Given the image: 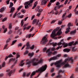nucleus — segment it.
<instances>
[{
    "label": "nucleus",
    "mask_w": 78,
    "mask_h": 78,
    "mask_svg": "<svg viewBox=\"0 0 78 78\" xmlns=\"http://www.w3.org/2000/svg\"><path fill=\"white\" fill-rule=\"evenodd\" d=\"M28 25V23H27L26 24H24L23 27H24L23 28V31H25V30H26V28H27V27H26L27 25Z\"/></svg>",
    "instance_id": "20"
},
{
    "label": "nucleus",
    "mask_w": 78,
    "mask_h": 78,
    "mask_svg": "<svg viewBox=\"0 0 78 78\" xmlns=\"http://www.w3.org/2000/svg\"><path fill=\"white\" fill-rule=\"evenodd\" d=\"M14 5V4H13V3L12 2H11L10 3V6H9V8H11Z\"/></svg>",
    "instance_id": "28"
},
{
    "label": "nucleus",
    "mask_w": 78,
    "mask_h": 78,
    "mask_svg": "<svg viewBox=\"0 0 78 78\" xmlns=\"http://www.w3.org/2000/svg\"><path fill=\"white\" fill-rule=\"evenodd\" d=\"M62 47V46H58V47H57V50H59V48H61Z\"/></svg>",
    "instance_id": "42"
},
{
    "label": "nucleus",
    "mask_w": 78,
    "mask_h": 78,
    "mask_svg": "<svg viewBox=\"0 0 78 78\" xmlns=\"http://www.w3.org/2000/svg\"><path fill=\"white\" fill-rule=\"evenodd\" d=\"M61 56V55L58 54L57 55L55 56H54L49 59V61H51L53 60H56V59L58 58L57 57H59Z\"/></svg>",
    "instance_id": "6"
},
{
    "label": "nucleus",
    "mask_w": 78,
    "mask_h": 78,
    "mask_svg": "<svg viewBox=\"0 0 78 78\" xmlns=\"http://www.w3.org/2000/svg\"><path fill=\"white\" fill-rule=\"evenodd\" d=\"M51 42V40L49 41V43L48 44L49 45V44H50V45H52V46H53V47H55V46H56V45L57 43H50Z\"/></svg>",
    "instance_id": "12"
},
{
    "label": "nucleus",
    "mask_w": 78,
    "mask_h": 78,
    "mask_svg": "<svg viewBox=\"0 0 78 78\" xmlns=\"http://www.w3.org/2000/svg\"><path fill=\"white\" fill-rule=\"evenodd\" d=\"M7 19V18H4L2 20V22H5V21Z\"/></svg>",
    "instance_id": "40"
},
{
    "label": "nucleus",
    "mask_w": 78,
    "mask_h": 78,
    "mask_svg": "<svg viewBox=\"0 0 78 78\" xmlns=\"http://www.w3.org/2000/svg\"><path fill=\"white\" fill-rule=\"evenodd\" d=\"M54 65L55 66L56 65V67L60 68V67H61V62L59 61H56Z\"/></svg>",
    "instance_id": "8"
},
{
    "label": "nucleus",
    "mask_w": 78,
    "mask_h": 78,
    "mask_svg": "<svg viewBox=\"0 0 78 78\" xmlns=\"http://www.w3.org/2000/svg\"><path fill=\"white\" fill-rule=\"evenodd\" d=\"M17 42V40H15L13 41L12 42V44L11 45H14V44H15V42Z\"/></svg>",
    "instance_id": "35"
},
{
    "label": "nucleus",
    "mask_w": 78,
    "mask_h": 78,
    "mask_svg": "<svg viewBox=\"0 0 78 78\" xmlns=\"http://www.w3.org/2000/svg\"><path fill=\"white\" fill-rule=\"evenodd\" d=\"M17 60H16V61L14 62V64L12 65V66L11 67V69H12V67H14V66L15 64H16V63H17Z\"/></svg>",
    "instance_id": "26"
},
{
    "label": "nucleus",
    "mask_w": 78,
    "mask_h": 78,
    "mask_svg": "<svg viewBox=\"0 0 78 78\" xmlns=\"http://www.w3.org/2000/svg\"><path fill=\"white\" fill-rule=\"evenodd\" d=\"M10 41H11V39L10 38H8L6 41V43H8V42H9Z\"/></svg>",
    "instance_id": "46"
},
{
    "label": "nucleus",
    "mask_w": 78,
    "mask_h": 78,
    "mask_svg": "<svg viewBox=\"0 0 78 78\" xmlns=\"http://www.w3.org/2000/svg\"><path fill=\"white\" fill-rule=\"evenodd\" d=\"M31 34H30L29 35H27L26 37H29V38H30L31 36Z\"/></svg>",
    "instance_id": "36"
},
{
    "label": "nucleus",
    "mask_w": 78,
    "mask_h": 78,
    "mask_svg": "<svg viewBox=\"0 0 78 78\" xmlns=\"http://www.w3.org/2000/svg\"><path fill=\"white\" fill-rule=\"evenodd\" d=\"M55 73H52L51 74V76H55Z\"/></svg>",
    "instance_id": "61"
},
{
    "label": "nucleus",
    "mask_w": 78,
    "mask_h": 78,
    "mask_svg": "<svg viewBox=\"0 0 78 78\" xmlns=\"http://www.w3.org/2000/svg\"><path fill=\"white\" fill-rule=\"evenodd\" d=\"M48 0H42L41 4V5H43L44 4V5H45Z\"/></svg>",
    "instance_id": "11"
},
{
    "label": "nucleus",
    "mask_w": 78,
    "mask_h": 78,
    "mask_svg": "<svg viewBox=\"0 0 78 78\" xmlns=\"http://www.w3.org/2000/svg\"><path fill=\"white\" fill-rule=\"evenodd\" d=\"M5 66V62H4L3 63H2V65H0V69H2V67H4Z\"/></svg>",
    "instance_id": "23"
},
{
    "label": "nucleus",
    "mask_w": 78,
    "mask_h": 78,
    "mask_svg": "<svg viewBox=\"0 0 78 78\" xmlns=\"http://www.w3.org/2000/svg\"><path fill=\"white\" fill-rule=\"evenodd\" d=\"M22 6H20L17 9V10L19 11V10L20 9V8H22Z\"/></svg>",
    "instance_id": "52"
},
{
    "label": "nucleus",
    "mask_w": 78,
    "mask_h": 78,
    "mask_svg": "<svg viewBox=\"0 0 78 78\" xmlns=\"http://www.w3.org/2000/svg\"><path fill=\"white\" fill-rule=\"evenodd\" d=\"M63 51L64 52H67L68 53L70 51V49L67 48H66L63 49Z\"/></svg>",
    "instance_id": "19"
},
{
    "label": "nucleus",
    "mask_w": 78,
    "mask_h": 78,
    "mask_svg": "<svg viewBox=\"0 0 78 78\" xmlns=\"http://www.w3.org/2000/svg\"><path fill=\"white\" fill-rule=\"evenodd\" d=\"M13 57V55H12L11 54H10L9 55H8V56H6V57L5 58V61H6L8 58H12Z\"/></svg>",
    "instance_id": "14"
},
{
    "label": "nucleus",
    "mask_w": 78,
    "mask_h": 78,
    "mask_svg": "<svg viewBox=\"0 0 78 78\" xmlns=\"http://www.w3.org/2000/svg\"><path fill=\"white\" fill-rule=\"evenodd\" d=\"M39 20H38L37 21V19H34L33 20V22H32V24L33 25H34L35 24V23H36V25H37L39 23Z\"/></svg>",
    "instance_id": "9"
},
{
    "label": "nucleus",
    "mask_w": 78,
    "mask_h": 78,
    "mask_svg": "<svg viewBox=\"0 0 78 78\" xmlns=\"http://www.w3.org/2000/svg\"><path fill=\"white\" fill-rule=\"evenodd\" d=\"M31 27V26H29L27 27V28L26 29H27V30H29V29H30Z\"/></svg>",
    "instance_id": "59"
},
{
    "label": "nucleus",
    "mask_w": 78,
    "mask_h": 78,
    "mask_svg": "<svg viewBox=\"0 0 78 78\" xmlns=\"http://www.w3.org/2000/svg\"><path fill=\"white\" fill-rule=\"evenodd\" d=\"M69 1V0H66L65 1V2L64 3V4L65 5H66V4H67V2H68V1Z\"/></svg>",
    "instance_id": "58"
},
{
    "label": "nucleus",
    "mask_w": 78,
    "mask_h": 78,
    "mask_svg": "<svg viewBox=\"0 0 78 78\" xmlns=\"http://www.w3.org/2000/svg\"><path fill=\"white\" fill-rule=\"evenodd\" d=\"M41 14V13H37V16H38V17H39L40 16V15Z\"/></svg>",
    "instance_id": "53"
},
{
    "label": "nucleus",
    "mask_w": 78,
    "mask_h": 78,
    "mask_svg": "<svg viewBox=\"0 0 78 78\" xmlns=\"http://www.w3.org/2000/svg\"><path fill=\"white\" fill-rule=\"evenodd\" d=\"M7 72H9L8 74L9 76H11V74H12V73H14L15 70H12L11 71H10V69H8V70H7Z\"/></svg>",
    "instance_id": "10"
},
{
    "label": "nucleus",
    "mask_w": 78,
    "mask_h": 78,
    "mask_svg": "<svg viewBox=\"0 0 78 78\" xmlns=\"http://www.w3.org/2000/svg\"><path fill=\"white\" fill-rule=\"evenodd\" d=\"M71 16H72V14L71 13L68 16V17H71Z\"/></svg>",
    "instance_id": "62"
},
{
    "label": "nucleus",
    "mask_w": 78,
    "mask_h": 78,
    "mask_svg": "<svg viewBox=\"0 0 78 78\" xmlns=\"http://www.w3.org/2000/svg\"><path fill=\"white\" fill-rule=\"evenodd\" d=\"M34 0H30V1H28L24 3L25 8V9H28L29 8V6H31V3H32L33 2V1Z\"/></svg>",
    "instance_id": "4"
},
{
    "label": "nucleus",
    "mask_w": 78,
    "mask_h": 78,
    "mask_svg": "<svg viewBox=\"0 0 78 78\" xmlns=\"http://www.w3.org/2000/svg\"><path fill=\"white\" fill-rule=\"evenodd\" d=\"M48 36V35H46L45 37H43L42 38V40L41 41L40 43L41 44H46V42H47L48 41L47 40V37Z\"/></svg>",
    "instance_id": "5"
},
{
    "label": "nucleus",
    "mask_w": 78,
    "mask_h": 78,
    "mask_svg": "<svg viewBox=\"0 0 78 78\" xmlns=\"http://www.w3.org/2000/svg\"><path fill=\"white\" fill-rule=\"evenodd\" d=\"M66 13H64V14L62 16V18H64V17H65V16H66Z\"/></svg>",
    "instance_id": "44"
},
{
    "label": "nucleus",
    "mask_w": 78,
    "mask_h": 78,
    "mask_svg": "<svg viewBox=\"0 0 78 78\" xmlns=\"http://www.w3.org/2000/svg\"><path fill=\"white\" fill-rule=\"evenodd\" d=\"M23 16H24V15H22L21 16H20V19H22V18L23 17Z\"/></svg>",
    "instance_id": "54"
},
{
    "label": "nucleus",
    "mask_w": 78,
    "mask_h": 78,
    "mask_svg": "<svg viewBox=\"0 0 78 78\" xmlns=\"http://www.w3.org/2000/svg\"><path fill=\"white\" fill-rule=\"evenodd\" d=\"M23 20H21V27H23Z\"/></svg>",
    "instance_id": "34"
},
{
    "label": "nucleus",
    "mask_w": 78,
    "mask_h": 78,
    "mask_svg": "<svg viewBox=\"0 0 78 78\" xmlns=\"http://www.w3.org/2000/svg\"><path fill=\"white\" fill-rule=\"evenodd\" d=\"M75 33H76V29H75L74 30L71 31L70 33V34H75Z\"/></svg>",
    "instance_id": "25"
},
{
    "label": "nucleus",
    "mask_w": 78,
    "mask_h": 78,
    "mask_svg": "<svg viewBox=\"0 0 78 78\" xmlns=\"http://www.w3.org/2000/svg\"><path fill=\"white\" fill-rule=\"evenodd\" d=\"M67 61H68V59H67V58L65 60L64 63H66V62Z\"/></svg>",
    "instance_id": "60"
},
{
    "label": "nucleus",
    "mask_w": 78,
    "mask_h": 78,
    "mask_svg": "<svg viewBox=\"0 0 78 78\" xmlns=\"http://www.w3.org/2000/svg\"><path fill=\"white\" fill-rule=\"evenodd\" d=\"M21 12H22L23 14H25L26 12V10H25L23 9L21 10Z\"/></svg>",
    "instance_id": "38"
},
{
    "label": "nucleus",
    "mask_w": 78,
    "mask_h": 78,
    "mask_svg": "<svg viewBox=\"0 0 78 78\" xmlns=\"http://www.w3.org/2000/svg\"><path fill=\"white\" fill-rule=\"evenodd\" d=\"M26 47L27 48L26 49H29L30 47V42H27L26 44Z\"/></svg>",
    "instance_id": "16"
},
{
    "label": "nucleus",
    "mask_w": 78,
    "mask_h": 78,
    "mask_svg": "<svg viewBox=\"0 0 78 78\" xmlns=\"http://www.w3.org/2000/svg\"><path fill=\"white\" fill-rule=\"evenodd\" d=\"M16 60V58H11L10 59L9 61V63H10L11 62V61H15Z\"/></svg>",
    "instance_id": "24"
},
{
    "label": "nucleus",
    "mask_w": 78,
    "mask_h": 78,
    "mask_svg": "<svg viewBox=\"0 0 78 78\" xmlns=\"http://www.w3.org/2000/svg\"><path fill=\"white\" fill-rule=\"evenodd\" d=\"M60 4V3H59V2H57L56 3V5L57 6L58 5H59Z\"/></svg>",
    "instance_id": "63"
},
{
    "label": "nucleus",
    "mask_w": 78,
    "mask_h": 78,
    "mask_svg": "<svg viewBox=\"0 0 78 78\" xmlns=\"http://www.w3.org/2000/svg\"><path fill=\"white\" fill-rule=\"evenodd\" d=\"M46 53H48V55L50 56V55H51L52 53L50 51V49H49L46 51Z\"/></svg>",
    "instance_id": "13"
},
{
    "label": "nucleus",
    "mask_w": 78,
    "mask_h": 78,
    "mask_svg": "<svg viewBox=\"0 0 78 78\" xmlns=\"http://www.w3.org/2000/svg\"><path fill=\"white\" fill-rule=\"evenodd\" d=\"M9 29H11L12 28V24L11 23H10L9 27Z\"/></svg>",
    "instance_id": "32"
},
{
    "label": "nucleus",
    "mask_w": 78,
    "mask_h": 78,
    "mask_svg": "<svg viewBox=\"0 0 78 78\" xmlns=\"http://www.w3.org/2000/svg\"><path fill=\"white\" fill-rule=\"evenodd\" d=\"M78 44V41H76L73 44V45H76V44Z\"/></svg>",
    "instance_id": "45"
},
{
    "label": "nucleus",
    "mask_w": 78,
    "mask_h": 78,
    "mask_svg": "<svg viewBox=\"0 0 78 78\" xmlns=\"http://www.w3.org/2000/svg\"><path fill=\"white\" fill-rule=\"evenodd\" d=\"M55 10L56 11V12L55 13V15H57V14H58V13H59V12H58V10H56H56Z\"/></svg>",
    "instance_id": "39"
},
{
    "label": "nucleus",
    "mask_w": 78,
    "mask_h": 78,
    "mask_svg": "<svg viewBox=\"0 0 78 78\" xmlns=\"http://www.w3.org/2000/svg\"><path fill=\"white\" fill-rule=\"evenodd\" d=\"M33 29H34V27H32L31 29L30 30V32H31V31H32Z\"/></svg>",
    "instance_id": "49"
},
{
    "label": "nucleus",
    "mask_w": 78,
    "mask_h": 78,
    "mask_svg": "<svg viewBox=\"0 0 78 78\" xmlns=\"http://www.w3.org/2000/svg\"><path fill=\"white\" fill-rule=\"evenodd\" d=\"M29 51L28 50L26 51L24 53V55H27Z\"/></svg>",
    "instance_id": "30"
},
{
    "label": "nucleus",
    "mask_w": 78,
    "mask_h": 78,
    "mask_svg": "<svg viewBox=\"0 0 78 78\" xmlns=\"http://www.w3.org/2000/svg\"><path fill=\"white\" fill-rule=\"evenodd\" d=\"M61 7V5H57V6H55L54 9V10H56V8H58V9H59Z\"/></svg>",
    "instance_id": "22"
},
{
    "label": "nucleus",
    "mask_w": 78,
    "mask_h": 78,
    "mask_svg": "<svg viewBox=\"0 0 78 78\" xmlns=\"http://www.w3.org/2000/svg\"><path fill=\"white\" fill-rule=\"evenodd\" d=\"M55 50V48L53 47L51 48V51H53Z\"/></svg>",
    "instance_id": "41"
},
{
    "label": "nucleus",
    "mask_w": 78,
    "mask_h": 78,
    "mask_svg": "<svg viewBox=\"0 0 78 78\" xmlns=\"http://www.w3.org/2000/svg\"><path fill=\"white\" fill-rule=\"evenodd\" d=\"M34 45H32L31 47H30V49H31V50H33L34 49Z\"/></svg>",
    "instance_id": "43"
},
{
    "label": "nucleus",
    "mask_w": 78,
    "mask_h": 78,
    "mask_svg": "<svg viewBox=\"0 0 78 78\" xmlns=\"http://www.w3.org/2000/svg\"><path fill=\"white\" fill-rule=\"evenodd\" d=\"M76 49L75 48V47H74L72 48V51H76Z\"/></svg>",
    "instance_id": "27"
},
{
    "label": "nucleus",
    "mask_w": 78,
    "mask_h": 78,
    "mask_svg": "<svg viewBox=\"0 0 78 78\" xmlns=\"http://www.w3.org/2000/svg\"><path fill=\"white\" fill-rule=\"evenodd\" d=\"M63 40H62L61 41V42L58 43L57 44L58 45H61L62 44V45H64V47H67V45L68 46H72L73 44V43H74V41H72L69 43L68 44L67 43H66L63 42Z\"/></svg>",
    "instance_id": "3"
},
{
    "label": "nucleus",
    "mask_w": 78,
    "mask_h": 78,
    "mask_svg": "<svg viewBox=\"0 0 78 78\" xmlns=\"http://www.w3.org/2000/svg\"><path fill=\"white\" fill-rule=\"evenodd\" d=\"M51 13H52V14H54V12H53V10H52L51 12H50L49 13V14H50Z\"/></svg>",
    "instance_id": "47"
},
{
    "label": "nucleus",
    "mask_w": 78,
    "mask_h": 78,
    "mask_svg": "<svg viewBox=\"0 0 78 78\" xmlns=\"http://www.w3.org/2000/svg\"><path fill=\"white\" fill-rule=\"evenodd\" d=\"M53 30L52 29H51L50 30H48L47 31V33H50V32H51V31H52Z\"/></svg>",
    "instance_id": "50"
},
{
    "label": "nucleus",
    "mask_w": 78,
    "mask_h": 78,
    "mask_svg": "<svg viewBox=\"0 0 78 78\" xmlns=\"http://www.w3.org/2000/svg\"><path fill=\"white\" fill-rule=\"evenodd\" d=\"M12 33V30H10L9 32L8 33L9 34H11V33Z\"/></svg>",
    "instance_id": "64"
},
{
    "label": "nucleus",
    "mask_w": 78,
    "mask_h": 78,
    "mask_svg": "<svg viewBox=\"0 0 78 78\" xmlns=\"http://www.w3.org/2000/svg\"><path fill=\"white\" fill-rule=\"evenodd\" d=\"M69 61H70L71 63H73V60L72 57L70 58L69 59Z\"/></svg>",
    "instance_id": "29"
},
{
    "label": "nucleus",
    "mask_w": 78,
    "mask_h": 78,
    "mask_svg": "<svg viewBox=\"0 0 78 78\" xmlns=\"http://www.w3.org/2000/svg\"><path fill=\"white\" fill-rule=\"evenodd\" d=\"M68 27L66 28V31H65V33H66V34L68 33L69 32V30L70 29V26L72 27L73 26L71 25V23H69L68 24Z\"/></svg>",
    "instance_id": "7"
},
{
    "label": "nucleus",
    "mask_w": 78,
    "mask_h": 78,
    "mask_svg": "<svg viewBox=\"0 0 78 78\" xmlns=\"http://www.w3.org/2000/svg\"><path fill=\"white\" fill-rule=\"evenodd\" d=\"M0 12H3V11H4L5 10V9H4V8H2L0 10Z\"/></svg>",
    "instance_id": "33"
},
{
    "label": "nucleus",
    "mask_w": 78,
    "mask_h": 78,
    "mask_svg": "<svg viewBox=\"0 0 78 78\" xmlns=\"http://www.w3.org/2000/svg\"><path fill=\"white\" fill-rule=\"evenodd\" d=\"M59 27H58L56 29H54L52 32L51 35V37H52L53 39H57V38H55V37L58 35V36H60L61 34H62V32L61 31V29H59ZM58 31L57 34H56V32Z\"/></svg>",
    "instance_id": "2"
},
{
    "label": "nucleus",
    "mask_w": 78,
    "mask_h": 78,
    "mask_svg": "<svg viewBox=\"0 0 78 78\" xmlns=\"http://www.w3.org/2000/svg\"><path fill=\"white\" fill-rule=\"evenodd\" d=\"M37 8L38 9L37 10V11H38V12H39V13H41L43 11V10L42 9H40V7L39 6L37 7Z\"/></svg>",
    "instance_id": "15"
},
{
    "label": "nucleus",
    "mask_w": 78,
    "mask_h": 78,
    "mask_svg": "<svg viewBox=\"0 0 78 78\" xmlns=\"http://www.w3.org/2000/svg\"><path fill=\"white\" fill-rule=\"evenodd\" d=\"M51 5V3H50V2H49V4H48V7H50Z\"/></svg>",
    "instance_id": "56"
},
{
    "label": "nucleus",
    "mask_w": 78,
    "mask_h": 78,
    "mask_svg": "<svg viewBox=\"0 0 78 78\" xmlns=\"http://www.w3.org/2000/svg\"><path fill=\"white\" fill-rule=\"evenodd\" d=\"M65 67H71V66L70 65H69L68 63H67L63 67V68L64 69V68H65Z\"/></svg>",
    "instance_id": "17"
},
{
    "label": "nucleus",
    "mask_w": 78,
    "mask_h": 78,
    "mask_svg": "<svg viewBox=\"0 0 78 78\" xmlns=\"http://www.w3.org/2000/svg\"><path fill=\"white\" fill-rule=\"evenodd\" d=\"M10 1V0H7L6 1V3L7 5H9V2Z\"/></svg>",
    "instance_id": "51"
},
{
    "label": "nucleus",
    "mask_w": 78,
    "mask_h": 78,
    "mask_svg": "<svg viewBox=\"0 0 78 78\" xmlns=\"http://www.w3.org/2000/svg\"><path fill=\"white\" fill-rule=\"evenodd\" d=\"M14 10H15V8L12 7L11 9L10 13H11V12H13L14 11Z\"/></svg>",
    "instance_id": "21"
},
{
    "label": "nucleus",
    "mask_w": 78,
    "mask_h": 78,
    "mask_svg": "<svg viewBox=\"0 0 78 78\" xmlns=\"http://www.w3.org/2000/svg\"><path fill=\"white\" fill-rule=\"evenodd\" d=\"M25 61V60H23L21 61V63L20 64H19V66H21V67H22L23 66V65H24V64H25V63H23V62Z\"/></svg>",
    "instance_id": "18"
},
{
    "label": "nucleus",
    "mask_w": 78,
    "mask_h": 78,
    "mask_svg": "<svg viewBox=\"0 0 78 78\" xmlns=\"http://www.w3.org/2000/svg\"><path fill=\"white\" fill-rule=\"evenodd\" d=\"M46 50H47V48H43V51H46Z\"/></svg>",
    "instance_id": "57"
},
{
    "label": "nucleus",
    "mask_w": 78,
    "mask_h": 78,
    "mask_svg": "<svg viewBox=\"0 0 78 78\" xmlns=\"http://www.w3.org/2000/svg\"><path fill=\"white\" fill-rule=\"evenodd\" d=\"M6 31H7V28H5L4 29V31H3L4 33H6Z\"/></svg>",
    "instance_id": "37"
},
{
    "label": "nucleus",
    "mask_w": 78,
    "mask_h": 78,
    "mask_svg": "<svg viewBox=\"0 0 78 78\" xmlns=\"http://www.w3.org/2000/svg\"><path fill=\"white\" fill-rule=\"evenodd\" d=\"M56 0H51L50 2L51 3H54V2H55Z\"/></svg>",
    "instance_id": "48"
},
{
    "label": "nucleus",
    "mask_w": 78,
    "mask_h": 78,
    "mask_svg": "<svg viewBox=\"0 0 78 78\" xmlns=\"http://www.w3.org/2000/svg\"><path fill=\"white\" fill-rule=\"evenodd\" d=\"M31 74V73L30 72L29 73H27L26 75L27 76H29Z\"/></svg>",
    "instance_id": "55"
},
{
    "label": "nucleus",
    "mask_w": 78,
    "mask_h": 78,
    "mask_svg": "<svg viewBox=\"0 0 78 78\" xmlns=\"http://www.w3.org/2000/svg\"><path fill=\"white\" fill-rule=\"evenodd\" d=\"M34 53H30L28 55L29 56H30V57H31L32 56H33Z\"/></svg>",
    "instance_id": "31"
},
{
    "label": "nucleus",
    "mask_w": 78,
    "mask_h": 78,
    "mask_svg": "<svg viewBox=\"0 0 78 78\" xmlns=\"http://www.w3.org/2000/svg\"><path fill=\"white\" fill-rule=\"evenodd\" d=\"M26 61V65L28 67H30L31 66V63H32L33 66H37L39 64L42 63V61H43L42 59H41L38 62H37L35 58H34L31 61H29V59H27Z\"/></svg>",
    "instance_id": "1"
}]
</instances>
